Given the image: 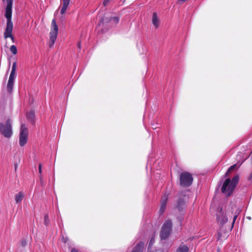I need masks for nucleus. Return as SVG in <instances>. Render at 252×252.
<instances>
[{"label": "nucleus", "instance_id": "obj_1", "mask_svg": "<svg viewBox=\"0 0 252 252\" xmlns=\"http://www.w3.org/2000/svg\"><path fill=\"white\" fill-rule=\"evenodd\" d=\"M3 1L6 3L5 17L7 19L6 27L4 32V36L5 38L10 37L12 41L14 42V37L12 34L13 23L11 21L13 0H3Z\"/></svg>", "mask_w": 252, "mask_h": 252}, {"label": "nucleus", "instance_id": "obj_2", "mask_svg": "<svg viewBox=\"0 0 252 252\" xmlns=\"http://www.w3.org/2000/svg\"><path fill=\"white\" fill-rule=\"evenodd\" d=\"M12 123V120L9 117L0 121V134L5 138H10L13 135Z\"/></svg>", "mask_w": 252, "mask_h": 252}, {"label": "nucleus", "instance_id": "obj_3", "mask_svg": "<svg viewBox=\"0 0 252 252\" xmlns=\"http://www.w3.org/2000/svg\"><path fill=\"white\" fill-rule=\"evenodd\" d=\"M238 175H235L231 180L229 178H227L222 186V192L226 195L229 196L236 188L238 182Z\"/></svg>", "mask_w": 252, "mask_h": 252}, {"label": "nucleus", "instance_id": "obj_4", "mask_svg": "<svg viewBox=\"0 0 252 252\" xmlns=\"http://www.w3.org/2000/svg\"><path fill=\"white\" fill-rule=\"evenodd\" d=\"M58 31V26L56 23L55 19H53L51 22L50 32L49 33L50 39L49 41V46L50 48L52 47L54 45L57 39Z\"/></svg>", "mask_w": 252, "mask_h": 252}, {"label": "nucleus", "instance_id": "obj_5", "mask_svg": "<svg viewBox=\"0 0 252 252\" xmlns=\"http://www.w3.org/2000/svg\"><path fill=\"white\" fill-rule=\"evenodd\" d=\"M29 137V129L28 127L24 124H22L19 133V145L23 147L28 142Z\"/></svg>", "mask_w": 252, "mask_h": 252}, {"label": "nucleus", "instance_id": "obj_6", "mask_svg": "<svg viewBox=\"0 0 252 252\" xmlns=\"http://www.w3.org/2000/svg\"><path fill=\"white\" fill-rule=\"evenodd\" d=\"M16 63L14 62L12 64V69L10 74V76L8 80V82L6 86V89L8 93L11 94L12 92L14 81L16 76Z\"/></svg>", "mask_w": 252, "mask_h": 252}, {"label": "nucleus", "instance_id": "obj_7", "mask_svg": "<svg viewBox=\"0 0 252 252\" xmlns=\"http://www.w3.org/2000/svg\"><path fill=\"white\" fill-rule=\"evenodd\" d=\"M172 228V222L170 220H166L163 223L161 232L160 237L161 240H165L170 235Z\"/></svg>", "mask_w": 252, "mask_h": 252}, {"label": "nucleus", "instance_id": "obj_8", "mask_svg": "<svg viewBox=\"0 0 252 252\" xmlns=\"http://www.w3.org/2000/svg\"><path fill=\"white\" fill-rule=\"evenodd\" d=\"M193 178L191 175L188 172H184L181 174L180 177V185L182 187H187L189 186L192 182Z\"/></svg>", "mask_w": 252, "mask_h": 252}, {"label": "nucleus", "instance_id": "obj_9", "mask_svg": "<svg viewBox=\"0 0 252 252\" xmlns=\"http://www.w3.org/2000/svg\"><path fill=\"white\" fill-rule=\"evenodd\" d=\"M119 18L118 17H113L108 19V17L100 19V22L103 25L105 23L109 24L110 27H115L118 23Z\"/></svg>", "mask_w": 252, "mask_h": 252}, {"label": "nucleus", "instance_id": "obj_10", "mask_svg": "<svg viewBox=\"0 0 252 252\" xmlns=\"http://www.w3.org/2000/svg\"><path fill=\"white\" fill-rule=\"evenodd\" d=\"M168 194L165 193L162 198L161 204L160 208V212L161 213H163L166 209V202L168 199Z\"/></svg>", "mask_w": 252, "mask_h": 252}, {"label": "nucleus", "instance_id": "obj_11", "mask_svg": "<svg viewBox=\"0 0 252 252\" xmlns=\"http://www.w3.org/2000/svg\"><path fill=\"white\" fill-rule=\"evenodd\" d=\"M144 243L140 242L135 246L131 252H143Z\"/></svg>", "mask_w": 252, "mask_h": 252}, {"label": "nucleus", "instance_id": "obj_12", "mask_svg": "<svg viewBox=\"0 0 252 252\" xmlns=\"http://www.w3.org/2000/svg\"><path fill=\"white\" fill-rule=\"evenodd\" d=\"M217 220L218 222L222 225L225 223L228 220V219L221 212H220V214L218 215Z\"/></svg>", "mask_w": 252, "mask_h": 252}, {"label": "nucleus", "instance_id": "obj_13", "mask_svg": "<svg viewBox=\"0 0 252 252\" xmlns=\"http://www.w3.org/2000/svg\"><path fill=\"white\" fill-rule=\"evenodd\" d=\"M152 23L156 28H158L159 26V20L156 12H154L153 14Z\"/></svg>", "mask_w": 252, "mask_h": 252}, {"label": "nucleus", "instance_id": "obj_14", "mask_svg": "<svg viewBox=\"0 0 252 252\" xmlns=\"http://www.w3.org/2000/svg\"><path fill=\"white\" fill-rule=\"evenodd\" d=\"M63 0V7L61 10V14H63L65 12V11L67 8V7H68L69 2H70V0Z\"/></svg>", "mask_w": 252, "mask_h": 252}, {"label": "nucleus", "instance_id": "obj_15", "mask_svg": "<svg viewBox=\"0 0 252 252\" xmlns=\"http://www.w3.org/2000/svg\"><path fill=\"white\" fill-rule=\"evenodd\" d=\"M185 202L183 199H180L177 202V208L179 211L182 210L185 205Z\"/></svg>", "mask_w": 252, "mask_h": 252}, {"label": "nucleus", "instance_id": "obj_16", "mask_svg": "<svg viewBox=\"0 0 252 252\" xmlns=\"http://www.w3.org/2000/svg\"><path fill=\"white\" fill-rule=\"evenodd\" d=\"M24 197V194L21 192H19L17 194L15 195V200L17 203H18L22 201L23 198Z\"/></svg>", "mask_w": 252, "mask_h": 252}, {"label": "nucleus", "instance_id": "obj_17", "mask_svg": "<svg viewBox=\"0 0 252 252\" xmlns=\"http://www.w3.org/2000/svg\"><path fill=\"white\" fill-rule=\"evenodd\" d=\"M238 167L237 164H235L232 165L231 166H230L229 168V169H228V170L227 171V172L225 173V177L229 176V174L230 173V172L231 171H233V170H236Z\"/></svg>", "mask_w": 252, "mask_h": 252}, {"label": "nucleus", "instance_id": "obj_18", "mask_svg": "<svg viewBox=\"0 0 252 252\" xmlns=\"http://www.w3.org/2000/svg\"><path fill=\"white\" fill-rule=\"evenodd\" d=\"M189 248L186 245H181L177 250V252H188Z\"/></svg>", "mask_w": 252, "mask_h": 252}, {"label": "nucleus", "instance_id": "obj_19", "mask_svg": "<svg viewBox=\"0 0 252 252\" xmlns=\"http://www.w3.org/2000/svg\"><path fill=\"white\" fill-rule=\"evenodd\" d=\"M27 118L28 120L31 121V122H33L34 119V113L33 111H30L27 115Z\"/></svg>", "mask_w": 252, "mask_h": 252}, {"label": "nucleus", "instance_id": "obj_20", "mask_svg": "<svg viewBox=\"0 0 252 252\" xmlns=\"http://www.w3.org/2000/svg\"><path fill=\"white\" fill-rule=\"evenodd\" d=\"M10 50L11 52L12 53H13L14 55H15L17 53V50L16 47L13 45L11 46L10 48Z\"/></svg>", "mask_w": 252, "mask_h": 252}, {"label": "nucleus", "instance_id": "obj_21", "mask_svg": "<svg viewBox=\"0 0 252 252\" xmlns=\"http://www.w3.org/2000/svg\"><path fill=\"white\" fill-rule=\"evenodd\" d=\"M38 171H39V173L40 174L39 178H40L41 181H42L43 178H42V176L41 175V173H42V165H41V164H39V165L38 166Z\"/></svg>", "mask_w": 252, "mask_h": 252}, {"label": "nucleus", "instance_id": "obj_22", "mask_svg": "<svg viewBox=\"0 0 252 252\" xmlns=\"http://www.w3.org/2000/svg\"><path fill=\"white\" fill-rule=\"evenodd\" d=\"M44 221H45V224L46 225H47L48 224V223L49 222V219H48V216L47 215H46L45 216Z\"/></svg>", "mask_w": 252, "mask_h": 252}, {"label": "nucleus", "instance_id": "obj_23", "mask_svg": "<svg viewBox=\"0 0 252 252\" xmlns=\"http://www.w3.org/2000/svg\"><path fill=\"white\" fill-rule=\"evenodd\" d=\"M111 0H104L103 4L104 6H106Z\"/></svg>", "mask_w": 252, "mask_h": 252}, {"label": "nucleus", "instance_id": "obj_24", "mask_svg": "<svg viewBox=\"0 0 252 252\" xmlns=\"http://www.w3.org/2000/svg\"><path fill=\"white\" fill-rule=\"evenodd\" d=\"M155 242V239L154 238H152L150 240V243H149V245H153V244Z\"/></svg>", "mask_w": 252, "mask_h": 252}, {"label": "nucleus", "instance_id": "obj_25", "mask_svg": "<svg viewBox=\"0 0 252 252\" xmlns=\"http://www.w3.org/2000/svg\"><path fill=\"white\" fill-rule=\"evenodd\" d=\"M237 215H236V214H235V215L234 216V217H233V224H234V223L235 221V220H236V218H237Z\"/></svg>", "mask_w": 252, "mask_h": 252}, {"label": "nucleus", "instance_id": "obj_26", "mask_svg": "<svg viewBox=\"0 0 252 252\" xmlns=\"http://www.w3.org/2000/svg\"><path fill=\"white\" fill-rule=\"evenodd\" d=\"M71 252H78V251L75 249H72Z\"/></svg>", "mask_w": 252, "mask_h": 252}, {"label": "nucleus", "instance_id": "obj_27", "mask_svg": "<svg viewBox=\"0 0 252 252\" xmlns=\"http://www.w3.org/2000/svg\"><path fill=\"white\" fill-rule=\"evenodd\" d=\"M78 47L80 49L81 48V43L80 42H78L77 44Z\"/></svg>", "mask_w": 252, "mask_h": 252}, {"label": "nucleus", "instance_id": "obj_28", "mask_svg": "<svg viewBox=\"0 0 252 252\" xmlns=\"http://www.w3.org/2000/svg\"><path fill=\"white\" fill-rule=\"evenodd\" d=\"M63 241L65 243L66 242V240H65V239H64L63 238Z\"/></svg>", "mask_w": 252, "mask_h": 252}, {"label": "nucleus", "instance_id": "obj_29", "mask_svg": "<svg viewBox=\"0 0 252 252\" xmlns=\"http://www.w3.org/2000/svg\"><path fill=\"white\" fill-rule=\"evenodd\" d=\"M246 158H247V156H246V157L244 158V159H243V160H242V162H243L244 161V160H245Z\"/></svg>", "mask_w": 252, "mask_h": 252}, {"label": "nucleus", "instance_id": "obj_30", "mask_svg": "<svg viewBox=\"0 0 252 252\" xmlns=\"http://www.w3.org/2000/svg\"><path fill=\"white\" fill-rule=\"evenodd\" d=\"M241 154H242V153H240L239 155H237V156H238H238H240V157Z\"/></svg>", "mask_w": 252, "mask_h": 252}, {"label": "nucleus", "instance_id": "obj_31", "mask_svg": "<svg viewBox=\"0 0 252 252\" xmlns=\"http://www.w3.org/2000/svg\"><path fill=\"white\" fill-rule=\"evenodd\" d=\"M248 219L250 220L251 219V218L250 217H248Z\"/></svg>", "mask_w": 252, "mask_h": 252}, {"label": "nucleus", "instance_id": "obj_32", "mask_svg": "<svg viewBox=\"0 0 252 252\" xmlns=\"http://www.w3.org/2000/svg\"><path fill=\"white\" fill-rule=\"evenodd\" d=\"M218 252H220V250H218Z\"/></svg>", "mask_w": 252, "mask_h": 252}]
</instances>
